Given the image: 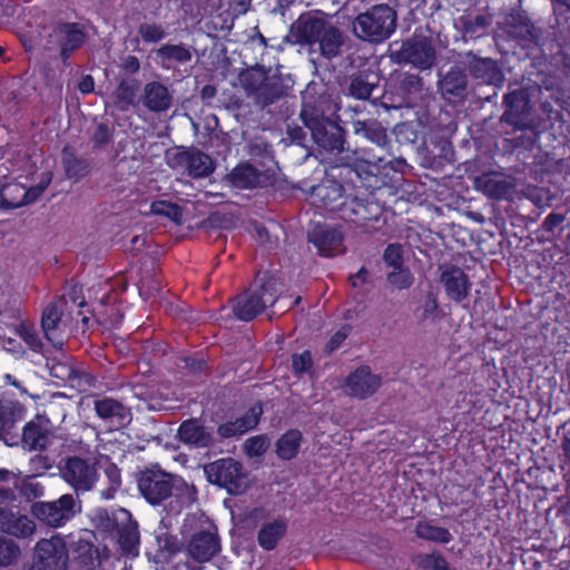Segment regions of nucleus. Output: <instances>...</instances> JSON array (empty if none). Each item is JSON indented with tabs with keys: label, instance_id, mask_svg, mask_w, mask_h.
Returning <instances> with one entry per match:
<instances>
[{
	"label": "nucleus",
	"instance_id": "nucleus-35",
	"mask_svg": "<svg viewBox=\"0 0 570 570\" xmlns=\"http://www.w3.org/2000/svg\"><path fill=\"white\" fill-rule=\"evenodd\" d=\"M138 542L139 533L136 525H129L120 532L119 543L125 552L137 556Z\"/></svg>",
	"mask_w": 570,
	"mask_h": 570
},
{
	"label": "nucleus",
	"instance_id": "nucleus-14",
	"mask_svg": "<svg viewBox=\"0 0 570 570\" xmlns=\"http://www.w3.org/2000/svg\"><path fill=\"white\" fill-rule=\"evenodd\" d=\"M309 240L324 256H332L340 252L343 234L334 227L315 225L308 233Z\"/></svg>",
	"mask_w": 570,
	"mask_h": 570
},
{
	"label": "nucleus",
	"instance_id": "nucleus-53",
	"mask_svg": "<svg viewBox=\"0 0 570 570\" xmlns=\"http://www.w3.org/2000/svg\"><path fill=\"white\" fill-rule=\"evenodd\" d=\"M109 137L110 136L107 127L99 125L94 136L95 141L99 145H102L109 140Z\"/></svg>",
	"mask_w": 570,
	"mask_h": 570
},
{
	"label": "nucleus",
	"instance_id": "nucleus-38",
	"mask_svg": "<svg viewBox=\"0 0 570 570\" xmlns=\"http://www.w3.org/2000/svg\"><path fill=\"white\" fill-rule=\"evenodd\" d=\"M17 490L28 501L35 500L43 494V487L31 476H20Z\"/></svg>",
	"mask_w": 570,
	"mask_h": 570
},
{
	"label": "nucleus",
	"instance_id": "nucleus-9",
	"mask_svg": "<svg viewBox=\"0 0 570 570\" xmlns=\"http://www.w3.org/2000/svg\"><path fill=\"white\" fill-rule=\"evenodd\" d=\"M175 479L161 471L144 472L139 479V490L151 504H157L171 493Z\"/></svg>",
	"mask_w": 570,
	"mask_h": 570
},
{
	"label": "nucleus",
	"instance_id": "nucleus-29",
	"mask_svg": "<svg viewBox=\"0 0 570 570\" xmlns=\"http://www.w3.org/2000/svg\"><path fill=\"white\" fill-rule=\"evenodd\" d=\"M302 434L297 430H291L283 434L277 442V454L284 460L293 459L301 446Z\"/></svg>",
	"mask_w": 570,
	"mask_h": 570
},
{
	"label": "nucleus",
	"instance_id": "nucleus-10",
	"mask_svg": "<svg viewBox=\"0 0 570 570\" xmlns=\"http://www.w3.org/2000/svg\"><path fill=\"white\" fill-rule=\"evenodd\" d=\"M394 59L411 63L420 69H426L433 65L435 52L430 40L425 37L415 36L402 46L401 57Z\"/></svg>",
	"mask_w": 570,
	"mask_h": 570
},
{
	"label": "nucleus",
	"instance_id": "nucleus-18",
	"mask_svg": "<svg viewBox=\"0 0 570 570\" xmlns=\"http://www.w3.org/2000/svg\"><path fill=\"white\" fill-rule=\"evenodd\" d=\"M51 45H59L62 59L68 58V52L77 49L83 42V32L76 24H63L49 35Z\"/></svg>",
	"mask_w": 570,
	"mask_h": 570
},
{
	"label": "nucleus",
	"instance_id": "nucleus-48",
	"mask_svg": "<svg viewBox=\"0 0 570 570\" xmlns=\"http://www.w3.org/2000/svg\"><path fill=\"white\" fill-rule=\"evenodd\" d=\"M135 96V88L126 82L120 83L116 90L117 99L126 105L132 104Z\"/></svg>",
	"mask_w": 570,
	"mask_h": 570
},
{
	"label": "nucleus",
	"instance_id": "nucleus-12",
	"mask_svg": "<svg viewBox=\"0 0 570 570\" xmlns=\"http://www.w3.org/2000/svg\"><path fill=\"white\" fill-rule=\"evenodd\" d=\"M475 188L493 198H505L515 187V179L499 173L484 174L475 178Z\"/></svg>",
	"mask_w": 570,
	"mask_h": 570
},
{
	"label": "nucleus",
	"instance_id": "nucleus-30",
	"mask_svg": "<svg viewBox=\"0 0 570 570\" xmlns=\"http://www.w3.org/2000/svg\"><path fill=\"white\" fill-rule=\"evenodd\" d=\"M478 78H482L485 82L500 86L502 83V75L495 62L491 59H484L475 63L473 67Z\"/></svg>",
	"mask_w": 570,
	"mask_h": 570
},
{
	"label": "nucleus",
	"instance_id": "nucleus-3",
	"mask_svg": "<svg viewBox=\"0 0 570 570\" xmlns=\"http://www.w3.org/2000/svg\"><path fill=\"white\" fill-rule=\"evenodd\" d=\"M207 480L227 490L230 494H242L250 485L249 474L234 459H222L204 466Z\"/></svg>",
	"mask_w": 570,
	"mask_h": 570
},
{
	"label": "nucleus",
	"instance_id": "nucleus-56",
	"mask_svg": "<svg viewBox=\"0 0 570 570\" xmlns=\"http://www.w3.org/2000/svg\"><path fill=\"white\" fill-rule=\"evenodd\" d=\"M564 8L570 10V0H554L556 13H562Z\"/></svg>",
	"mask_w": 570,
	"mask_h": 570
},
{
	"label": "nucleus",
	"instance_id": "nucleus-7",
	"mask_svg": "<svg viewBox=\"0 0 570 570\" xmlns=\"http://www.w3.org/2000/svg\"><path fill=\"white\" fill-rule=\"evenodd\" d=\"M51 180L52 173L45 171L41 175L40 181L28 189L20 183L0 184L1 205L8 208H18L33 203L39 198Z\"/></svg>",
	"mask_w": 570,
	"mask_h": 570
},
{
	"label": "nucleus",
	"instance_id": "nucleus-50",
	"mask_svg": "<svg viewBox=\"0 0 570 570\" xmlns=\"http://www.w3.org/2000/svg\"><path fill=\"white\" fill-rule=\"evenodd\" d=\"M348 335V327H341L328 341L326 348L332 352L340 347Z\"/></svg>",
	"mask_w": 570,
	"mask_h": 570
},
{
	"label": "nucleus",
	"instance_id": "nucleus-52",
	"mask_svg": "<svg viewBox=\"0 0 570 570\" xmlns=\"http://www.w3.org/2000/svg\"><path fill=\"white\" fill-rule=\"evenodd\" d=\"M78 88L82 94H90L95 88V82L91 76H85L78 83Z\"/></svg>",
	"mask_w": 570,
	"mask_h": 570
},
{
	"label": "nucleus",
	"instance_id": "nucleus-6",
	"mask_svg": "<svg viewBox=\"0 0 570 570\" xmlns=\"http://www.w3.org/2000/svg\"><path fill=\"white\" fill-rule=\"evenodd\" d=\"M31 511L45 523L60 527L80 511V505L71 494H63L56 501L35 503Z\"/></svg>",
	"mask_w": 570,
	"mask_h": 570
},
{
	"label": "nucleus",
	"instance_id": "nucleus-1",
	"mask_svg": "<svg viewBox=\"0 0 570 570\" xmlns=\"http://www.w3.org/2000/svg\"><path fill=\"white\" fill-rule=\"evenodd\" d=\"M289 37L295 43L307 46L311 53L333 58L341 53L342 32L322 18L301 16L291 27Z\"/></svg>",
	"mask_w": 570,
	"mask_h": 570
},
{
	"label": "nucleus",
	"instance_id": "nucleus-28",
	"mask_svg": "<svg viewBox=\"0 0 570 570\" xmlns=\"http://www.w3.org/2000/svg\"><path fill=\"white\" fill-rule=\"evenodd\" d=\"M184 160L189 175L194 177H205L214 170L212 159L200 151L186 153Z\"/></svg>",
	"mask_w": 570,
	"mask_h": 570
},
{
	"label": "nucleus",
	"instance_id": "nucleus-43",
	"mask_svg": "<svg viewBox=\"0 0 570 570\" xmlns=\"http://www.w3.org/2000/svg\"><path fill=\"white\" fill-rule=\"evenodd\" d=\"M350 94L357 99H366L372 94V86L363 78H354L350 86Z\"/></svg>",
	"mask_w": 570,
	"mask_h": 570
},
{
	"label": "nucleus",
	"instance_id": "nucleus-22",
	"mask_svg": "<svg viewBox=\"0 0 570 570\" xmlns=\"http://www.w3.org/2000/svg\"><path fill=\"white\" fill-rule=\"evenodd\" d=\"M217 551V539L207 532L195 535L188 546V554L198 562L210 560Z\"/></svg>",
	"mask_w": 570,
	"mask_h": 570
},
{
	"label": "nucleus",
	"instance_id": "nucleus-4",
	"mask_svg": "<svg viewBox=\"0 0 570 570\" xmlns=\"http://www.w3.org/2000/svg\"><path fill=\"white\" fill-rule=\"evenodd\" d=\"M278 283L268 278L259 288L248 291L236 297L233 311L237 318L250 321L262 313L266 306L273 305L276 301Z\"/></svg>",
	"mask_w": 570,
	"mask_h": 570
},
{
	"label": "nucleus",
	"instance_id": "nucleus-32",
	"mask_svg": "<svg viewBox=\"0 0 570 570\" xmlns=\"http://www.w3.org/2000/svg\"><path fill=\"white\" fill-rule=\"evenodd\" d=\"M150 212L154 215L165 216L177 224L183 222V209L178 205L167 200L153 202Z\"/></svg>",
	"mask_w": 570,
	"mask_h": 570
},
{
	"label": "nucleus",
	"instance_id": "nucleus-62",
	"mask_svg": "<svg viewBox=\"0 0 570 570\" xmlns=\"http://www.w3.org/2000/svg\"><path fill=\"white\" fill-rule=\"evenodd\" d=\"M464 86V81L462 78L459 79V85H458V88H463Z\"/></svg>",
	"mask_w": 570,
	"mask_h": 570
},
{
	"label": "nucleus",
	"instance_id": "nucleus-45",
	"mask_svg": "<svg viewBox=\"0 0 570 570\" xmlns=\"http://www.w3.org/2000/svg\"><path fill=\"white\" fill-rule=\"evenodd\" d=\"M139 33L145 41L157 42L165 36L164 30L156 24H142L139 28Z\"/></svg>",
	"mask_w": 570,
	"mask_h": 570
},
{
	"label": "nucleus",
	"instance_id": "nucleus-61",
	"mask_svg": "<svg viewBox=\"0 0 570 570\" xmlns=\"http://www.w3.org/2000/svg\"><path fill=\"white\" fill-rule=\"evenodd\" d=\"M450 79H451V76H446L443 80V88L446 90V91H452V89L448 88L449 86V82H450Z\"/></svg>",
	"mask_w": 570,
	"mask_h": 570
},
{
	"label": "nucleus",
	"instance_id": "nucleus-8",
	"mask_svg": "<svg viewBox=\"0 0 570 570\" xmlns=\"http://www.w3.org/2000/svg\"><path fill=\"white\" fill-rule=\"evenodd\" d=\"M61 475L76 491H88L97 481L95 465L78 456L66 460Z\"/></svg>",
	"mask_w": 570,
	"mask_h": 570
},
{
	"label": "nucleus",
	"instance_id": "nucleus-16",
	"mask_svg": "<svg viewBox=\"0 0 570 570\" xmlns=\"http://www.w3.org/2000/svg\"><path fill=\"white\" fill-rule=\"evenodd\" d=\"M35 522L24 514L14 513L0 507V531L18 537L27 538L33 534Z\"/></svg>",
	"mask_w": 570,
	"mask_h": 570
},
{
	"label": "nucleus",
	"instance_id": "nucleus-58",
	"mask_svg": "<svg viewBox=\"0 0 570 570\" xmlns=\"http://www.w3.org/2000/svg\"><path fill=\"white\" fill-rule=\"evenodd\" d=\"M126 68H127V70H129V71H136V70H138V68H139V62H138V60H137L135 57H129V58L126 60Z\"/></svg>",
	"mask_w": 570,
	"mask_h": 570
},
{
	"label": "nucleus",
	"instance_id": "nucleus-27",
	"mask_svg": "<svg viewBox=\"0 0 570 570\" xmlns=\"http://www.w3.org/2000/svg\"><path fill=\"white\" fill-rule=\"evenodd\" d=\"M261 171L249 164H240L230 173V180L239 188L256 187L261 183Z\"/></svg>",
	"mask_w": 570,
	"mask_h": 570
},
{
	"label": "nucleus",
	"instance_id": "nucleus-15",
	"mask_svg": "<svg viewBox=\"0 0 570 570\" xmlns=\"http://www.w3.org/2000/svg\"><path fill=\"white\" fill-rule=\"evenodd\" d=\"M63 303L61 301L49 304L42 314L41 325L47 340L53 346L61 348L65 343L63 331L60 327Z\"/></svg>",
	"mask_w": 570,
	"mask_h": 570
},
{
	"label": "nucleus",
	"instance_id": "nucleus-51",
	"mask_svg": "<svg viewBox=\"0 0 570 570\" xmlns=\"http://www.w3.org/2000/svg\"><path fill=\"white\" fill-rule=\"evenodd\" d=\"M13 428V422L9 419H6L3 415H0V440H3L6 444L13 445L17 441L10 442L8 439V434Z\"/></svg>",
	"mask_w": 570,
	"mask_h": 570
},
{
	"label": "nucleus",
	"instance_id": "nucleus-42",
	"mask_svg": "<svg viewBox=\"0 0 570 570\" xmlns=\"http://www.w3.org/2000/svg\"><path fill=\"white\" fill-rule=\"evenodd\" d=\"M159 53L168 59L179 62H186L191 59L190 51L183 46H164L159 49Z\"/></svg>",
	"mask_w": 570,
	"mask_h": 570
},
{
	"label": "nucleus",
	"instance_id": "nucleus-55",
	"mask_svg": "<svg viewBox=\"0 0 570 570\" xmlns=\"http://www.w3.org/2000/svg\"><path fill=\"white\" fill-rule=\"evenodd\" d=\"M523 92L521 91H513L511 94H509L507 97H505V102L512 108V109H515L518 111L519 109V104H520V99H523Z\"/></svg>",
	"mask_w": 570,
	"mask_h": 570
},
{
	"label": "nucleus",
	"instance_id": "nucleus-17",
	"mask_svg": "<svg viewBox=\"0 0 570 570\" xmlns=\"http://www.w3.org/2000/svg\"><path fill=\"white\" fill-rule=\"evenodd\" d=\"M141 102L150 111H167L173 105V96L165 85L153 81L145 85Z\"/></svg>",
	"mask_w": 570,
	"mask_h": 570
},
{
	"label": "nucleus",
	"instance_id": "nucleus-13",
	"mask_svg": "<svg viewBox=\"0 0 570 570\" xmlns=\"http://www.w3.org/2000/svg\"><path fill=\"white\" fill-rule=\"evenodd\" d=\"M380 385V376L371 373L367 367H360L347 376L344 389L347 394L364 399L373 394Z\"/></svg>",
	"mask_w": 570,
	"mask_h": 570
},
{
	"label": "nucleus",
	"instance_id": "nucleus-57",
	"mask_svg": "<svg viewBox=\"0 0 570 570\" xmlns=\"http://www.w3.org/2000/svg\"><path fill=\"white\" fill-rule=\"evenodd\" d=\"M365 269L364 268H361L357 274L354 275L353 277V286H358L361 285L362 283L365 282Z\"/></svg>",
	"mask_w": 570,
	"mask_h": 570
},
{
	"label": "nucleus",
	"instance_id": "nucleus-40",
	"mask_svg": "<svg viewBox=\"0 0 570 570\" xmlns=\"http://www.w3.org/2000/svg\"><path fill=\"white\" fill-rule=\"evenodd\" d=\"M18 554V546L0 537V566H9L17 559Z\"/></svg>",
	"mask_w": 570,
	"mask_h": 570
},
{
	"label": "nucleus",
	"instance_id": "nucleus-25",
	"mask_svg": "<svg viewBox=\"0 0 570 570\" xmlns=\"http://www.w3.org/2000/svg\"><path fill=\"white\" fill-rule=\"evenodd\" d=\"M178 433L183 442L191 445L207 446L212 442V434L194 420L184 422Z\"/></svg>",
	"mask_w": 570,
	"mask_h": 570
},
{
	"label": "nucleus",
	"instance_id": "nucleus-44",
	"mask_svg": "<svg viewBox=\"0 0 570 570\" xmlns=\"http://www.w3.org/2000/svg\"><path fill=\"white\" fill-rule=\"evenodd\" d=\"M106 475L109 479V489L102 492V497L105 499H111L114 497V492L120 487V472L119 470L110 464L106 469Z\"/></svg>",
	"mask_w": 570,
	"mask_h": 570
},
{
	"label": "nucleus",
	"instance_id": "nucleus-41",
	"mask_svg": "<svg viewBox=\"0 0 570 570\" xmlns=\"http://www.w3.org/2000/svg\"><path fill=\"white\" fill-rule=\"evenodd\" d=\"M387 279L390 284L399 288H406L413 283L412 274L410 271L403 268L402 266L392 269L387 275Z\"/></svg>",
	"mask_w": 570,
	"mask_h": 570
},
{
	"label": "nucleus",
	"instance_id": "nucleus-54",
	"mask_svg": "<svg viewBox=\"0 0 570 570\" xmlns=\"http://www.w3.org/2000/svg\"><path fill=\"white\" fill-rule=\"evenodd\" d=\"M145 405H138L140 410L148 409L151 411H161L165 410L166 406H164L155 397H149L144 400Z\"/></svg>",
	"mask_w": 570,
	"mask_h": 570
},
{
	"label": "nucleus",
	"instance_id": "nucleus-36",
	"mask_svg": "<svg viewBox=\"0 0 570 570\" xmlns=\"http://www.w3.org/2000/svg\"><path fill=\"white\" fill-rule=\"evenodd\" d=\"M312 131L314 140L325 147H332L331 140L327 138V127L336 129L335 126L328 120L312 121L305 124Z\"/></svg>",
	"mask_w": 570,
	"mask_h": 570
},
{
	"label": "nucleus",
	"instance_id": "nucleus-2",
	"mask_svg": "<svg viewBox=\"0 0 570 570\" xmlns=\"http://www.w3.org/2000/svg\"><path fill=\"white\" fill-rule=\"evenodd\" d=\"M395 26V11L386 4H380L360 14L353 23V31L360 39L380 42L393 33Z\"/></svg>",
	"mask_w": 570,
	"mask_h": 570
},
{
	"label": "nucleus",
	"instance_id": "nucleus-24",
	"mask_svg": "<svg viewBox=\"0 0 570 570\" xmlns=\"http://www.w3.org/2000/svg\"><path fill=\"white\" fill-rule=\"evenodd\" d=\"M287 530V521L282 518L265 523L258 531V544L265 550H272L283 538Z\"/></svg>",
	"mask_w": 570,
	"mask_h": 570
},
{
	"label": "nucleus",
	"instance_id": "nucleus-37",
	"mask_svg": "<svg viewBox=\"0 0 570 570\" xmlns=\"http://www.w3.org/2000/svg\"><path fill=\"white\" fill-rule=\"evenodd\" d=\"M16 333L24 341V343L35 352L41 348V340L33 326L28 322H21L16 327Z\"/></svg>",
	"mask_w": 570,
	"mask_h": 570
},
{
	"label": "nucleus",
	"instance_id": "nucleus-33",
	"mask_svg": "<svg viewBox=\"0 0 570 570\" xmlns=\"http://www.w3.org/2000/svg\"><path fill=\"white\" fill-rule=\"evenodd\" d=\"M415 533L417 537L426 540L448 543L451 540V534L446 529L434 527L432 524L420 522L416 525Z\"/></svg>",
	"mask_w": 570,
	"mask_h": 570
},
{
	"label": "nucleus",
	"instance_id": "nucleus-31",
	"mask_svg": "<svg viewBox=\"0 0 570 570\" xmlns=\"http://www.w3.org/2000/svg\"><path fill=\"white\" fill-rule=\"evenodd\" d=\"M20 482V476L7 469H0V501H10L16 498L14 491Z\"/></svg>",
	"mask_w": 570,
	"mask_h": 570
},
{
	"label": "nucleus",
	"instance_id": "nucleus-46",
	"mask_svg": "<svg viewBox=\"0 0 570 570\" xmlns=\"http://www.w3.org/2000/svg\"><path fill=\"white\" fill-rule=\"evenodd\" d=\"M385 263L393 269L402 266V249L399 245H389L384 253Z\"/></svg>",
	"mask_w": 570,
	"mask_h": 570
},
{
	"label": "nucleus",
	"instance_id": "nucleus-20",
	"mask_svg": "<svg viewBox=\"0 0 570 570\" xmlns=\"http://www.w3.org/2000/svg\"><path fill=\"white\" fill-rule=\"evenodd\" d=\"M97 415L114 425H124L130 421L131 414L127 407L112 399H101L95 402Z\"/></svg>",
	"mask_w": 570,
	"mask_h": 570
},
{
	"label": "nucleus",
	"instance_id": "nucleus-39",
	"mask_svg": "<svg viewBox=\"0 0 570 570\" xmlns=\"http://www.w3.org/2000/svg\"><path fill=\"white\" fill-rule=\"evenodd\" d=\"M268 446L269 440L264 435L249 438L244 444L245 452L248 456H259L266 452Z\"/></svg>",
	"mask_w": 570,
	"mask_h": 570
},
{
	"label": "nucleus",
	"instance_id": "nucleus-64",
	"mask_svg": "<svg viewBox=\"0 0 570 570\" xmlns=\"http://www.w3.org/2000/svg\"><path fill=\"white\" fill-rule=\"evenodd\" d=\"M254 513H255V514H262V513H263V511H262V510H255V511H254Z\"/></svg>",
	"mask_w": 570,
	"mask_h": 570
},
{
	"label": "nucleus",
	"instance_id": "nucleus-23",
	"mask_svg": "<svg viewBox=\"0 0 570 570\" xmlns=\"http://www.w3.org/2000/svg\"><path fill=\"white\" fill-rule=\"evenodd\" d=\"M51 376L69 384L71 387L81 389L83 384H89V379L86 375H80L73 366L66 360H52L48 362Z\"/></svg>",
	"mask_w": 570,
	"mask_h": 570
},
{
	"label": "nucleus",
	"instance_id": "nucleus-26",
	"mask_svg": "<svg viewBox=\"0 0 570 570\" xmlns=\"http://www.w3.org/2000/svg\"><path fill=\"white\" fill-rule=\"evenodd\" d=\"M48 428L42 421L29 422L23 430L21 442L29 451L40 450L46 446Z\"/></svg>",
	"mask_w": 570,
	"mask_h": 570
},
{
	"label": "nucleus",
	"instance_id": "nucleus-5",
	"mask_svg": "<svg viewBox=\"0 0 570 570\" xmlns=\"http://www.w3.org/2000/svg\"><path fill=\"white\" fill-rule=\"evenodd\" d=\"M68 552L63 538L41 539L35 547L33 563L29 570H67Z\"/></svg>",
	"mask_w": 570,
	"mask_h": 570
},
{
	"label": "nucleus",
	"instance_id": "nucleus-60",
	"mask_svg": "<svg viewBox=\"0 0 570 570\" xmlns=\"http://www.w3.org/2000/svg\"><path fill=\"white\" fill-rule=\"evenodd\" d=\"M562 445H563V450H564L566 455L570 459V438H566L563 440Z\"/></svg>",
	"mask_w": 570,
	"mask_h": 570
},
{
	"label": "nucleus",
	"instance_id": "nucleus-47",
	"mask_svg": "<svg viewBox=\"0 0 570 570\" xmlns=\"http://www.w3.org/2000/svg\"><path fill=\"white\" fill-rule=\"evenodd\" d=\"M312 367V356L309 352L293 355V368L297 374L306 373Z\"/></svg>",
	"mask_w": 570,
	"mask_h": 570
},
{
	"label": "nucleus",
	"instance_id": "nucleus-11",
	"mask_svg": "<svg viewBox=\"0 0 570 570\" xmlns=\"http://www.w3.org/2000/svg\"><path fill=\"white\" fill-rule=\"evenodd\" d=\"M245 88L259 104L268 105L281 95L278 80L267 77L261 71L250 72L245 77Z\"/></svg>",
	"mask_w": 570,
	"mask_h": 570
},
{
	"label": "nucleus",
	"instance_id": "nucleus-21",
	"mask_svg": "<svg viewBox=\"0 0 570 570\" xmlns=\"http://www.w3.org/2000/svg\"><path fill=\"white\" fill-rule=\"evenodd\" d=\"M262 412L261 405H254L242 417L220 425L218 432L224 438L244 434L257 425Z\"/></svg>",
	"mask_w": 570,
	"mask_h": 570
},
{
	"label": "nucleus",
	"instance_id": "nucleus-34",
	"mask_svg": "<svg viewBox=\"0 0 570 570\" xmlns=\"http://www.w3.org/2000/svg\"><path fill=\"white\" fill-rule=\"evenodd\" d=\"M63 166L69 178H80L88 174L89 166L86 161L79 160L69 151L63 153Z\"/></svg>",
	"mask_w": 570,
	"mask_h": 570
},
{
	"label": "nucleus",
	"instance_id": "nucleus-19",
	"mask_svg": "<svg viewBox=\"0 0 570 570\" xmlns=\"http://www.w3.org/2000/svg\"><path fill=\"white\" fill-rule=\"evenodd\" d=\"M441 282L451 299L461 302L466 297L470 284L466 275L460 268L451 267L443 271Z\"/></svg>",
	"mask_w": 570,
	"mask_h": 570
},
{
	"label": "nucleus",
	"instance_id": "nucleus-59",
	"mask_svg": "<svg viewBox=\"0 0 570 570\" xmlns=\"http://www.w3.org/2000/svg\"><path fill=\"white\" fill-rule=\"evenodd\" d=\"M435 309H436V302L434 299L426 302V304L424 306V313L433 312Z\"/></svg>",
	"mask_w": 570,
	"mask_h": 570
},
{
	"label": "nucleus",
	"instance_id": "nucleus-63",
	"mask_svg": "<svg viewBox=\"0 0 570 570\" xmlns=\"http://www.w3.org/2000/svg\"><path fill=\"white\" fill-rule=\"evenodd\" d=\"M83 548H85L88 552H90V551H91V547H90V546H88V544H85V546H83Z\"/></svg>",
	"mask_w": 570,
	"mask_h": 570
},
{
	"label": "nucleus",
	"instance_id": "nucleus-49",
	"mask_svg": "<svg viewBox=\"0 0 570 570\" xmlns=\"http://www.w3.org/2000/svg\"><path fill=\"white\" fill-rule=\"evenodd\" d=\"M424 567L431 570H450L446 561L439 554L426 556Z\"/></svg>",
	"mask_w": 570,
	"mask_h": 570
}]
</instances>
